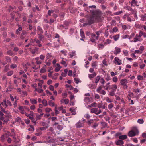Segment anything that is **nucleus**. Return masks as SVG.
<instances>
[{
  "instance_id": "nucleus-1",
  "label": "nucleus",
  "mask_w": 146,
  "mask_h": 146,
  "mask_svg": "<svg viewBox=\"0 0 146 146\" xmlns=\"http://www.w3.org/2000/svg\"><path fill=\"white\" fill-rule=\"evenodd\" d=\"M130 14L126 13L123 16V18L124 19H126L128 22H131L135 21V19L132 16H130Z\"/></svg>"
},
{
  "instance_id": "nucleus-2",
  "label": "nucleus",
  "mask_w": 146,
  "mask_h": 146,
  "mask_svg": "<svg viewBox=\"0 0 146 146\" xmlns=\"http://www.w3.org/2000/svg\"><path fill=\"white\" fill-rule=\"evenodd\" d=\"M141 34H140L139 32V34H136L135 37L133 39V42H141L142 41V38H141ZM133 41H131V42H132Z\"/></svg>"
},
{
  "instance_id": "nucleus-3",
  "label": "nucleus",
  "mask_w": 146,
  "mask_h": 146,
  "mask_svg": "<svg viewBox=\"0 0 146 146\" xmlns=\"http://www.w3.org/2000/svg\"><path fill=\"white\" fill-rule=\"evenodd\" d=\"M4 116V119L2 120L3 121V124L7 123L9 121V119L11 118V115L9 113H8L7 115H5Z\"/></svg>"
},
{
  "instance_id": "nucleus-4",
  "label": "nucleus",
  "mask_w": 146,
  "mask_h": 146,
  "mask_svg": "<svg viewBox=\"0 0 146 146\" xmlns=\"http://www.w3.org/2000/svg\"><path fill=\"white\" fill-rule=\"evenodd\" d=\"M128 83V80L125 79H123L120 81L121 84L123 86L124 88L126 89L128 87L127 84Z\"/></svg>"
},
{
  "instance_id": "nucleus-5",
  "label": "nucleus",
  "mask_w": 146,
  "mask_h": 146,
  "mask_svg": "<svg viewBox=\"0 0 146 146\" xmlns=\"http://www.w3.org/2000/svg\"><path fill=\"white\" fill-rule=\"evenodd\" d=\"M90 112L92 113H95L96 114L98 115L101 112V111L100 110H98L97 108H94L91 110Z\"/></svg>"
},
{
  "instance_id": "nucleus-6",
  "label": "nucleus",
  "mask_w": 146,
  "mask_h": 146,
  "mask_svg": "<svg viewBox=\"0 0 146 146\" xmlns=\"http://www.w3.org/2000/svg\"><path fill=\"white\" fill-rule=\"evenodd\" d=\"M95 17L94 16L90 17L87 19L88 24L90 25L93 23L95 20Z\"/></svg>"
},
{
  "instance_id": "nucleus-7",
  "label": "nucleus",
  "mask_w": 146,
  "mask_h": 146,
  "mask_svg": "<svg viewBox=\"0 0 146 146\" xmlns=\"http://www.w3.org/2000/svg\"><path fill=\"white\" fill-rule=\"evenodd\" d=\"M114 62L115 64H117L118 65H120L121 64V61L119 59L118 57H115L114 58Z\"/></svg>"
},
{
  "instance_id": "nucleus-8",
  "label": "nucleus",
  "mask_w": 146,
  "mask_h": 146,
  "mask_svg": "<svg viewBox=\"0 0 146 146\" xmlns=\"http://www.w3.org/2000/svg\"><path fill=\"white\" fill-rule=\"evenodd\" d=\"M121 52V49L120 48L118 47H116L115 48V50L113 53L114 54L116 55L117 54H119Z\"/></svg>"
},
{
  "instance_id": "nucleus-9",
  "label": "nucleus",
  "mask_w": 146,
  "mask_h": 146,
  "mask_svg": "<svg viewBox=\"0 0 146 146\" xmlns=\"http://www.w3.org/2000/svg\"><path fill=\"white\" fill-rule=\"evenodd\" d=\"M33 113V112H31L30 113L28 114L27 113H25V115L28 117L29 119L33 120L34 118Z\"/></svg>"
},
{
  "instance_id": "nucleus-10",
  "label": "nucleus",
  "mask_w": 146,
  "mask_h": 146,
  "mask_svg": "<svg viewBox=\"0 0 146 146\" xmlns=\"http://www.w3.org/2000/svg\"><path fill=\"white\" fill-rule=\"evenodd\" d=\"M116 144L117 145H120V146H124L123 144L124 143V142L121 140H119L115 142Z\"/></svg>"
},
{
  "instance_id": "nucleus-11",
  "label": "nucleus",
  "mask_w": 146,
  "mask_h": 146,
  "mask_svg": "<svg viewBox=\"0 0 146 146\" xmlns=\"http://www.w3.org/2000/svg\"><path fill=\"white\" fill-rule=\"evenodd\" d=\"M6 101H3V102L0 103V106L1 108L4 107L6 108L7 107Z\"/></svg>"
},
{
  "instance_id": "nucleus-12",
  "label": "nucleus",
  "mask_w": 146,
  "mask_h": 146,
  "mask_svg": "<svg viewBox=\"0 0 146 146\" xmlns=\"http://www.w3.org/2000/svg\"><path fill=\"white\" fill-rule=\"evenodd\" d=\"M44 113H42L40 114V115H39L38 114H36V120H40L41 119V117L43 115Z\"/></svg>"
},
{
  "instance_id": "nucleus-13",
  "label": "nucleus",
  "mask_w": 146,
  "mask_h": 146,
  "mask_svg": "<svg viewBox=\"0 0 146 146\" xmlns=\"http://www.w3.org/2000/svg\"><path fill=\"white\" fill-rule=\"evenodd\" d=\"M137 2L135 0H132L131 3V6L134 7L135 6H138L139 5L137 4Z\"/></svg>"
},
{
  "instance_id": "nucleus-14",
  "label": "nucleus",
  "mask_w": 146,
  "mask_h": 146,
  "mask_svg": "<svg viewBox=\"0 0 146 146\" xmlns=\"http://www.w3.org/2000/svg\"><path fill=\"white\" fill-rule=\"evenodd\" d=\"M110 83L108 82L106 84V85H102V86L103 88H104L106 90H108V89L110 88Z\"/></svg>"
},
{
  "instance_id": "nucleus-15",
  "label": "nucleus",
  "mask_w": 146,
  "mask_h": 146,
  "mask_svg": "<svg viewBox=\"0 0 146 146\" xmlns=\"http://www.w3.org/2000/svg\"><path fill=\"white\" fill-rule=\"evenodd\" d=\"M107 28L106 30H105V33H104V35L106 37H108V35H109V31H108L109 29H108V26L106 27Z\"/></svg>"
},
{
  "instance_id": "nucleus-16",
  "label": "nucleus",
  "mask_w": 146,
  "mask_h": 146,
  "mask_svg": "<svg viewBox=\"0 0 146 146\" xmlns=\"http://www.w3.org/2000/svg\"><path fill=\"white\" fill-rule=\"evenodd\" d=\"M56 66V67L54 70V71L56 72H58L60 70L61 68V67L60 66V65L59 64H57Z\"/></svg>"
},
{
  "instance_id": "nucleus-17",
  "label": "nucleus",
  "mask_w": 146,
  "mask_h": 146,
  "mask_svg": "<svg viewBox=\"0 0 146 146\" xmlns=\"http://www.w3.org/2000/svg\"><path fill=\"white\" fill-rule=\"evenodd\" d=\"M136 135V133L134 131H132V130L130 131L128 134V135L130 137L134 136Z\"/></svg>"
},
{
  "instance_id": "nucleus-18",
  "label": "nucleus",
  "mask_w": 146,
  "mask_h": 146,
  "mask_svg": "<svg viewBox=\"0 0 146 146\" xmlns=\"http://www.w3.org/2000/svg\"><path fill=\"white\" fill-rule=\"evenodd\" d=\"M15 123L17 122L20 123L21 122V119L19 117H18L15 119Z\"/></svg>"
},
{
  "instance_id": "nucleus-19",
  "label": "nucleus",
  "mask_w": 146,
  "mask_h": 146,
  "mask_svg": "<svg viewBox=\"0 0 146 146\" xmlns=\"http://www.w3.org/2000/svg\"><path fill=\"white\" fill-rule=\"evenodd\" d=\"M19 28L16 30V33L18 35L20 33L19 31H21L22 30L21 26L19 25H18Z\"/></svg>"
},
{
  "instance_id": "nucleus-20",
  "label": "nucleus",
  "mask_w": 146,
  "mask_h": 146,
  "mask_svg": "<svg viewBox=\"0 0 146 146\" xmlns=\"http://www.w3.org/2000/svg\"><path fill=\"white\" fill-rule=\"evenodd\" d=\"M111 90L116 91L117 88V86L115 84H113L111 85Z\"/></svg>"
},
{
  "instance_id": "nucleus-21",
  "label": "nucleus",
  "mask_w": 146,
  "mask_h": 146,
  "mask_svg": "<svg viewBox=\"0 0 146 146\" xmlns=\"http://www.w3.org/2000/svg\"><path fill=\"white\" fill-rule=\"evenodd\" d=\"M19 110L20 111V113L22 114H24L25 113L24 111V109L22 106H19Z\"/></svg>"
},
{
  "instance_id": "nucleus-22",
  "label": "nucleus",
  "mask_w": 146,
  "mask_h": 146,
  "mask_svg": "<svg viewBox=\"0 0 146 146\" xmlns=\"http://www.w3.org/2000/svg\"><path fill=\"white\" fill-rule=\"evenodd\" d=\"M118 31V28L116 27H115L112 30H110V33H113L114 32H116Z\"/></svg>"
},
{
  "instance_id": "nucleus-23",
  "label": "nucleus",
  "mask_w": 146,
  "mask_h": 146,
  "mask_svg": "<svg viewBox=\"0 0 146 146\" xmlns=\"http://www.w3.org/2000/svg\"><path fill=\"white\" fill-rule=\"evenodd\" d=\"M131 130L132 131H134L137 135L138 134L139 132L138 129L136 127H133Z\"/></svg>"
},
{
  "instance_id": "nucleus-24",
  "label": "nucleus",
  "mask_w": 146,
  "mask_h": 146,
  "mask_svg": "<svg viewBox=\"0 0 146 146\" xmlns=\"http://www.w3.org/2000/svg\"><path fill=\"white\" fill-rule=\"evenodd\" d=\"M75 125L77 128H80L83 126V124L80 122L77 123Z\"/></svg>"
},
{
  "instance_id": "nucleus-25",
  "label": "nucleus",
  "mask_w": 146,
  "mask_h": 146,
  "mask_svg": "<svg viewBox=\"0 0 146 146\" xmlns=\"http://www.w3.org/2000/svg\"><path fill=\"white\" fill-rule=\"evenodd\" d=\"M76 55V51H73L72 52H70L69 55L70 56V58H72L74 56Z\"/></svg>"
},
{
  "instance_id": "nucleus-26",
  "label": "nucleus",
  "mask_w": 146,
  "mask_h": 146,
  "mask_svg": "<svg viewBox=\"0 0 146 146\" xmlns=\"http://www.w3.org/2000/svg\"><path fill=\"white\" fill-rule=\"evenodd\" d=\"M38 48L36 47L31 51V52L33 54H35L38 51Z\"/></svg>"
},
{
  "instance_id": "nucleus-27",
  "label": "nucleus",
  "mask_w": 146,
  "mask_h": 146,
  "mask_svg": "<svg viewBox=\"0 0 146 146\" xmlns=\"http://www.w3.org/2000/svg\"><path fill=\"white\" fill-rule=\"evenodd\" d=\"M119 137L120 139L124 140L126 139L127 137L126 135H123L119 136Z\"/></svg>"
},
{
  "instance_id": "nucleus-28",
  "label": "nucleus",
  "mask_w": 146,
  "mask_h": 146,
  "mask_svg": "<svg viewBox=\"0 0 146 146\" xmlns=\"http://www.w3.org/2000/svg\"><path fill=\"white\" fill-rule=\"evenodd\" d=\"M141 20L142 21H144L146 20V14L142 15L141 16Z\"/></svg>"
},
{
  "instance_id": "nucleus-29",
  "label": "nucleus",
  "mask_w": 146,
  "mask_h": 146,
  "mask_svg": "<svg viewBox=\"0 0 146 146\" xmlns=\"http://www.w3.org/2000/svg\"><path fill=\"white\" fill-rule=\"evenodd\" d=\"M96 75V73L95 72H94L92 74H89V77L91 79L95 76Z\"/></svg>"
},
{
  "instance_id": "nucleus-30",
  "label": "nucleus",
  "mask_w": 146,
  "mask_h": 146,
  "mask_svg": "<svg viewBox=\"0 0 146 146\" xmlns=\"http://www.w3.org/2000/svg\"><path fill=\"white\" fill-rule=\"evenodd\" d=\"M80 33L81 36L82 37V38H85V36L84 33L83 31L82 30V29H80Z\"/></svg>"
},
{
  "instance_id": "nucleus-31",
  "label": "nucleus",
  "mask_w": 146,
  "mask_h": 146,
  "mask_svg": "<svg viewBox=\"0 0 146 146\" xmlns=\"http://www.w3.org/2000/svg\"><path fill=\"white\" fill-rule=\"evenodd\" d=\"M119 34H117L113 36V38L114 40L115 41H116L119 38Z\"/></svg>"
},
{
  "instance_id": "nucleus-32",
  "label": "nucleus",
  "mask_w": 146,
  "mask_h": 146,
  "mask_svg": "<svg viewBox=\"0 0 146 146\" xmlns=\"http://www.w3.org/2000/svg\"><path fill=\"white\" fill-rule=\"evenodd\" d=\"M4 117L3 113L1 111H0V119L1 120L3 119Z\"/></svg>"
},
{
  "instance_id": "nucleus-33",
  "label": "nucleus",
  "mask_w": 146,
  "mask_h": 146,
  "mask_svg": "<svg viewBox=\"0 0 146 146\" xmlns=\"http://www.w3.org/2000/svg\"><path fill=\"white\" fill-rule=\"evenodd\" d=\"M37 29L40 32V33L42 34L43 33V31L42 28L40 26H38Z\"/></svg>"
},
{
  "instance_id": "nucleus-34",
  "label": "nucleus",
  "mask_w": 146,
  "mask_h": 146,
  "mask_svg": "<svg viewBox=\"0 0 146 146\" xmlns=\"http://www.w3.org/2000/svg\"><path fill=\"white\" fill-rule=\"evenodd\" d=\"M52 57V55L51 54L48 53L46 56V59H48Z\"/></svg>"
},
{
  "instance_id": "nucleus-35",
  "label": "nucleus",
  "mask_w": 146,
  "mask_h": 146,
  "mask_svg": "<svg viewBox=\"0 0 146 146\" xmlns=\"http://www.w3.org/2000/svg\"><path fill=\"white\" fill-rule=\"evenodd\" d=\"M100 80V76H97L95 78V83H97Z\"/></svg>"
},
{
  "instance_id": "nucleus-36",
  "label": "nucleus",
  "mask_w": 146,
  "mask_h": 146,
  "mask_svg": "<svg viewBox=\"0 0 146 146\" xmlns=\"http://www.w3.org/2000/svg\"><path fill=\"white\" fill-rule=\"evenodd\" d=\"M70 111L71 112L72 115H74L76 114V112L75 111V110L72 108H70Z\"/></svg>"
},
{
  "instance_id": "nucleus-37",
  "label": "nucleus",
  "mask_w": 146,
  "mask_h": 146,
  "mask_svg": "<svg viewBox=\"0 0 146 146\" xmlns=\"http://www.w3.org/2000/svg\"><path fill=\"white\" fill-rule=\"evenodd\" d=\"M41 39L39 40H38V39H37L36 38H35L34 39V41L37 44H40L41 43Z\"/></svg>"
},
{
  "instance_id": "nucleus-38",
  "label": "nucleus",
  "mask_w": 146,
  "mask_h": 146,
  "mask_svg": "<svg viewBox=\"0 0 146 146\" xmlns=\"http://www.w3.org/2000/svg\"><path fill=\"white\" fill-rule=\"evenodd\" d=\"M91 37L92 38H95L96 39H98V36H96V35L95 34L92 33L91 34Z\"/></svg>"
},
{
  "instance_id": "nucleus-39",
  "label": "nucleus",
  "mask_w": 146,
  "mask_h": 146,
  "mask_svg": "<svg viewBox=\"0 0 146 146\" xmlns=\"http://www.w3.org/2000/svg\"><path fill=\"white\" fill-rule=\"evenodd\" d=\"M140 34H141V36L143 35V36L144 38H146V33L143 32L141 31H139Z\"/></svg>"
},
{
  "instance_id": "nucleus-40",
  "label": "nucleus",
  "mask_w": 146,
  "mask_h": 146,
  "mask_svg": "<svg viewBox=\"0 0 146 146\" xmlns=\"http://www.w3.org/2000/svg\"><path fill=\"white\" fill-rule=\"evenodd\" d=\"M123 53L125 56H127L128 55V51L126 50H124L123 51Z\"/></svg>"
},
{
  "instance_id": "nucleus-41",
  "label": "nucleus",
  "mask_w": 146,
  "mask_h": 146,
  "mask_svg": "<svg viewBox=\"0 0 146 146\" xmlns=\"http://www.w3.org/2000/svg\"><path fill=\"white\" fill-rule=\"evenodd\" d=\"M42 102L44 106H46L47 105V101H39V102Z\"/></svg>"
},
{
  "instance_id": "nucleus-42",
  "label": "nucleus",
  "mask_w": 146,
  "mask_h": 146,
  "mask_svg": "<svg viewBox=\"0 0 146 146\" xmlns=\"http://www.w3.org/2000/svg\"><path fill=\"white\" fill-rule=\"evenodd\" d=\"M7 54L9 55L12 56L13 55V53L11 50H9L7 52Z\"/></svg>"
},
{
  "instance_id": "nucleus-43",
  "label": "nucleus",
  "mask_w": 146,
  "mask_h": 146,
  "mask_svg": "<svg viewBox=\"0 0 146 146\" xmlns=\"http://www.w3.org/2000/svg\"><path fill=\"white\" fill-rule=\"evenodd\" d=\"M49 105L52 106H55V104L53 102V101H49Z\"/></svg>"
},
{
  "instance_id": "nucleus-44",
  "label": "nucleus",
  "mask_w": 146,
  "mask_h": 146,
  "mask_svg": "<svg viewBox=\"0 0 146 146\" xmlns=\"http://www.w3.org/2000/svg\"><path fill=\"white\" fill-rule=\"evenodd\" d=\"M98 48L99 49H102L104 47V45L103 44H99L98 45Z\"/></svg>"
},
{
  "instance_id": "nucleus-45",
  "label": "nucleus",
  "mask_w": 146,
  "mask_h": 146,
  "mask_svg": "<svg viewBox=\"0 0 146 146\" xmlns=\"http://www.w3.org/2000/svg\"><path fill=\"white\" fill-rule=\"evenodd\" d=\"M5 58L7 62H11V59L9 57L6 56Z\"/></svg>"
},
{
  "instance_id": "nucleus-46",
  "label": "nucleus",
  "mask_w": 146,
  "mask_h": 146,
  "mask_svg": "<svg viewBox=\"0 0 146 146\" xmlns=\"http://www.w3.org/2000/svg\"><path fill=\"white\" fill-rule=\"evenodd\" d=\"M65 86L66 88H69L70 90H72L73 88V86L70 85H66Z\"/></svg>"
},
{
  "instance_id": "nucleus-47",
  "label": "nucleus",
  "mask_w": 146,
  "mask_h": 146,
  "mask_svg": "<svg viewBox=\"0 0 146 146\" xmlns=\"http://www.w3.org/2000/svg\"><path fill=\"white\" fill-rule=\"evenodd\" d=\"M9 69V65H6L4 68V71L5 72H6Z\"/></svg>"
},
{
  "instance_id": "nucleus-48",
  "label": "nucleus",
  "mask_w": 146,
  "mask_h": 146,
  "mask_svg": "<svg viewBox=\"0 0 146 146\" xmlns=\"http://www.w3.org/2000/svg\"><path fill=\"white\" fill-rule=\"evenodd\" d=\"M137 79L139 80H142L143 79V78L142 76L139 75L137 76Z\"/></svg>"
},
{
  "instance_id": "nucleus-49",
  "label": "nucleus",
  "mask_w": 146,
  "mask_h": 146,
  "mask_svg": "<svg viewBox=\"0 0 146 146\" xmlns=\"http://www.w3.org/2000/svg\"><path fill=\"white\" fill-rule=\"evenodd\" d=\"M13 71H10L7 73V75L8 76H11L13 74Z\"/></svg>"
},
{
  "instance_id": "nucleus-50",
  "label": "nucleus",
  "mask_w": 146,
  "mask_h": 146,
  "mask_svg": "<svg viewBox=\"0 0 146 146\" xmlns=\"http://www.w3.org/2000/svg\"><path fill=\"white\" fill-rule=\"evenodd\" d=\"M38 38H39L40 39H41V40L44 37V36L42 35L38 34Z\"/></svg>"
},
{
  "instance_id": "nucleus-51",
  "label": "nucleus",
  "mask_w": 146,
  "mask_h": 146,
  "mask_svg": "<svg viewBox=\"0 0 146 146\" xmlns=\"http://www.w3.org/2000/svg\"><path fill=\"white\" fill-rule=\"evenodd\" d=\"M123 13V12L122 11H121L117 12H116L114 13V15H118L120 14H121Z\"/></svg>"
},
{
  "instance_id": "nucleus-52",
  "label": "nucleus",
  "mask_w": 146,
  "mask_h": 146,
  "mask_svg": "<svg viewBox=\"0 0 146 146\" xmlns=\"http://www.w3.org/2000/svg\"><path fill=\"white\" fill-rule=\"evenodd\" d=\"M124 8L127 10L130 11V10H131V8L130 6H126L124 7Z\"/></svg>"
},
{
  "instance_id": "nucleus-53",
  "label": "nucleus",
  "mask_w": 146,
  "mask_h": 146,
  "mask_svg": "<svg viewBox=\"0 0 146 146\" xmlns=\"http://www.w3.org/2000/svg\"><path fill=\"white\" fill-rule=\"evenodd\" d=\"M63 126L60 125H58L57 127V129L60 130H62L63 128Z\"/></svg>"
},
{
  "instance_id": "nucleus-54",
  "label": "nucleus",
  "mask_w": 146,
  "mask_h": 146,
  "mask_svg": "<svg viewBox=\"0 0 146 146\" xmlns=\"http://www.w3.org/2000/svg\"><path fill=\"white\" fill-rule=\"evenodd\" d=\"M137 122L140 124H142L144 122V121L142 119H139L137 121Z\"/></svg>"
},
{
  "instance_id": "nucleus-55",
  "label": "nucleus",
  "mask_w": 146,
  "mask_h": 146,
  "mask_svg": "<svg viewBox=\"0 0 146 146\" xmlns=\"http://www.w3.org/2000/svg\"><path fill=\"white\" fill-rule=\"evenodd\" d=\"M55 115H57L59 113V112L56 110L57 109V107L56 106L55 107Z\"/></svg>"
},
{
  "instance_id": "nucleus-56",
  "label": "nucleus",
  "mask_w": 146,
  "mask_h": 146,
  "mask_svg": "<svg viewBox=\"0 0 146 146\" xmlns=\"http://www.w3.org/2000/svg\"><path fill=\"white\" fill-rule=\"evenodd\" d=\"M97 66V63L96 62H94L92 64V66L94 68L96 67Z\"/></svg>"
},
{
  "instance_id": "nucleus-57",
  "label": "nucleus",
  "mask_w": 146,
  "mask_h": 146,
  "mask_svg": "<svg viewBox=\"0 0 146 146\" xmlns=\"http://www.w3.org/2000/svg\"><path fill=\"white\" fill-rule=\"evenodd\" d=\"M96 103L94 102L93 104H92L90 105H89L88 106V108L89 107H94L96 106Z\"/></svg>"
},
{
  "instance_id": "nucleus-58",
  "label": "nucleus",
  "mask_w": 146,
  "mask_h": 146,
  "mask_svg": "<svg viewBox=\"0 0 146 146\" xmlns=\"http://www.w3.org/2000/svg\"><path fill=\"white\" fill-rule=\"evenodd\" d=\"M45 110L46 112L47 113H49L52 111L51 109L49 108H46Z\"/></svg>"
},
{
  "instance_id": "nucleus-59",
  "label": "nucleus",
  "mask_w": 146,
  "mask_h": 146,
  "mask_svg": "<svg viewBox=\"0 0 146 146\" xmlns=\"http://www.w3.org/2000/svg\"><path fill=\"white\" fill-rule=\"evenodd\" d=\"M118 80V78L116 76H114L113 78V81L114 82H117Z\"/></svg>"
},
{
  "instance_id": "nucleus-60",
  "label": "nucleus",
  "mask_w": 146,
  "mask_h": 146,
  "mask_svg": "<svg viewBox=\"0 0 146 146\" xmlns=\"http://www.w3.org/2000/svg\"><path fill=\"white\" fill-rule=\"evenodd\" d=\"M74 80L76 84H78L79 82H81L78 79L76 78H74Z\"/></svg>"
},
{
  "instance_id": "nucleus-61",
  "label": "nucleus",
  "mask_w": 146,
  "mask_h": 146,
  "mask_svg": "<svg viewBox=\"0 0 146 146\" xmlns=\"http://www.w3.org/2000/svg\"><path fill=\"white\" fill-rule=\"evenodd\" d=\"M56 141H57L56 140L52 139L49 140L48 141V142L50 143H53L56 142Z\"/></svg>"
},
{
  "instance_id": "nucleus-62",
  "label": "nucleus",
  "mask_w": 146,
  "mask_h": 146,
  "mask_svg": "<svg viewBox=\"0 0 146 146\" xmlns=\"http://www.w3.org/2000/svg\"><path fill=\"white\" fill-rule=\"evenodd\" d=\"M115 91L111 90V91L110 93V94L112 96H113L115 94Z\"/></svg>"
},
{
  "instance_id": "nucleus-63",
  "label": "nucleus",
  "mask_w": 146,
  "mask_h": 146,
  "mask_svg": "<svg viewBox=\"0 0 146 146\" xmlns=\"http://www.w3.org/2000/svg\"><path fill=\"white\" fill-rule=\"evenodd\" d=\"M61 53L62 54H63L65 56H66V55H67V51H66V50H61V51H60Z\"/></svg>"
},
{
  "instance_id": "nucleus-64",
  "label": "nucleus",
  "mask_w": 146,
  "mask_h": 146,
  "mask_svg": "<svg viewBox=\"0 0 146 146\" xmlns=\"http://www.w3.org/2000/svg\"><path fill=\"white\" fill-rule=\"evenodd\" d=\"M93 122V119H90L89 120H88V122H87V123L88 125H90Z\"/></svg>"
}]
</instances>
